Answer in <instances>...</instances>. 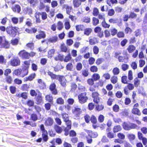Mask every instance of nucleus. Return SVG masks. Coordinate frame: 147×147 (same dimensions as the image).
Masks as SVG:
<instances>
[{
	"instance_id": "obj_64",
	"label": "nucleus",
	"mask_w": 147,
	"mask_h": 147,
	"mask_svg": "<svg viewBox=\"0 0 147 147\" xmlns=\"http://www.w3.org/2000/svg\"><path fill=\"white\" fill-rule=\"evenodd\" d=\"M90 119L92 123L95 124L96 123L97 119L95 116H92L91 117Z\"/></svg>"
},
{
	"instance_id": "obj_52",
	"label": "nucleus",
	"mask_w": 147,
	"mask_h": 147,
	"mask_svg": "<svg viewBox=\"0 0 147 147\" xmlns=\"http://www.w3.org/2000/svg\"><path fill=\"white\" fill-rule=\"evenodd\" d=\"M76 28L77 30H82L84 29V26L83 25H79L76 26Z\"/></svg>"
},
{
	"instance_id": "obj_35",
	"label": "nucleus",
	"mask_w": 147,
	"mask_h": 147,
	"mask_svg": "<svg viewBox=\"0 0 147 147\" xmlns=\"http://www.w3.org/2000/svg\"><path fill=\"white\" fill-rule=\"evenodd\" d=\"M56 102L57 104L63 105L64 103V100L61 98H59L57 99Z\"/></svg>"
},
{
	"instance_id": "obj_9",
	"label": "nucleus",
	"mask_w": 147,
	"mask_h": 147,
	"mask_svg": "<svg viewBox=\"0 0 147 147\" xmlns=\"http://www.w3.org/2000/svg\"><path fill=\"white\" fill-rule=\"evenodd\" d=\"M49 88L52 94H57V92L56 89V85L54 83H53L50 85Z\"/></svg>"
},
{
	"instance_id": "obj_40",
	"label": "nucleus",
	"mask_w": 147,
	"mask_h": 147,
	"mask_svg": "<svg viewBox=\"0 0 147 147\" xmlns=\"http://www.w3.org/2000/svg\"><path fill=\"white\" fill-rule=\"evenodd\" d=\"M111 34L113 36H114L116 34L117 32V30L114 28H111L110 29Z\"/></svg>"
},
{
	"instance_id": "obj_55",
	"label": "nucleus",
	"mask_w": 147,
	"mask_h": 147,
	"mask_svg": "<svg viewBox=\"0 0 147 147\" xmlns=\"http://www.w3.org/2000/svg\"><path fill=\"white\" fill-rule=\"evenodd\" d=\"M32 120L34 121H35L37 120L38 117L37 115L35 114H32L31 115V117Z\"/></svg>"
},
{
	"instance_id": "obj_46",
	"label": "nucleus",
	"mask_w": 147,
	"mask_h": 147,
	"mask_svg": "<svg viewBox=\"0 0 147 147\" xmlns=\"http://www.w3.org/2000/svg\"><path fill=\"white\" fill-rule=\"evenodd\" d=\"M134 80V84L135 85V86L136 87H137L138 86V85L140 84V80L138 79V78H136Z\"/></svg>"
},
{
	"instance_id": "obj_31",
	"label": "nucleus",
	"mask_w": 147,
	"mask_h": 147,
	"mask_svg": "<svg viewBox=\"0 0 147 147\" xmlns=\"http://www.w3.org/2000/svg\"><path fill=\"white\" fill-rule=\"evenodd\" d=\"M131 129H138L140 127L135 123H130Z\"/></svg>"
},
{
	"instance_id": "obj_61",
	"label": "nucleus",
	"mask_w": 147,
	"mask_h": 147,
	"mask_svg": "<svg viewBox=\"0 0 147 147\" xmlns=\"http://www.w3.org/2000/svg\"><path fill=\"white\" fill-rule=\"evenodd\" d=\"M99 13L98 9L96 8H94L93 11V15L95 16H97Z\"/></svg>"
},
{
	"instance_id": "obj_20",
	"label": "nucleus",
	"mask_w": 147,
	"mask_h": 147,
	"mask_svg": "<svg viewBox=\"0 0 147 147\" xmlns=\"http://www.w3.org/2000/svg\"><path fill=\"white\" fill-rule=\"evenodd\" d=\"M135 49V47L133 45H129L127 49V50L129 53H132Z\"/></svg>"
},
{
	"instance_id": "obj_32",
	"label": "nucleus",
	"mask_w": 147,
	"mask_h": 147,
	"mask_svg": "<svg viewBox=\"0 0 147 147\" xmlns=\"http://www.w3.org/2000/svg\"><path fill=\"white\" fill-rule=\"evenodd\" d=\"M67 127L64 129L65 131H68L71 128V121H68L67 123H66Z\"/></svg>"
},
{
	"instance_id": "obj_11",
	"label": "nucleus",
	"mask_w": 147,
	"mask_h": 147,
	"mask_svg": "<svg viewBox=\"0 0 147 147\" xmlns=\"http://www.w3.org/2000/svg\"><path fill=\"white\" fill-rule=\"evenodd\" d=\"M53 122V119L50 117H48L45 120V125L46 126H51Z\"/></svg>"
},
{
	"instance_id": "obj_27",
	"label": "nucleus",
	"mask_w": 147,
	"mask_h": 147,
	"mask_svg": "<svg viewBox=\"0 0 147 147\" xmlns=\"http://www.w3.org/2000/svg\"><path fill=\"white\" fill-rule=\"evenodd\" d=\"M98 42L97 39L95 37L91 38L89 40L90 44L91 45H94Z\"/></svg>"
},
{
	"instance_id": "obj_6",
	"label": "nucleus",
	"mask_w": 147,
	"mask_h": 147,
	"mask_svg": "<svg viewBox=\"0 0 147 147\" xmlns=\"http://www.w3.org/2000/svg\"><path fill=\"white\" fill-rule=\"evenodd\" d=\"M72 111L73 114L76 117H79L82 112V110L78 106L74 107Z\"/></svg>"
},
{
	"instance_id": "obj_7",
	"label": "nucleus",
	"mask_w": 147,
	"mask_h": 147,
	"mask_svg": "<svg viewBox=\"0 0 147 147\" xmlns=\"http://www.w3.org/2000/svg\"><path fill=\"white\" fill-rule=\"evenodd\" d=\"M19 55L23 58L27 59L30 57L29 53L26 52L24 50L21 51L19 53Z\"/></svg>"
},
{
	"instance_id": "obj_23",
	"label": "nucleus",
	"mask_w": 147,
	"mask_h": 147,
	"mask_svg": "<svg viewBox=\"0 0 147 147\" xmlns=\"http://www.w3.org/2000/svg\"><path fill=\"white\" fill-rule=\"evenodd\" d=\"M54 129L56 132L59 134L61 133L63 130L62 129L61 127L57 125L55 126Z\"/></svg>"
},
{
	"instance_id": "obj_42",
	"label": "nucleus",
	"mask_w": 147,
	"mask_h": 147,
	"mask_svg": "<svg viewBox=\"0 0 147 147\" xmlns=\"http://www.w3.org/2000/svg\"><path fill=\"white\" fill-rule=\"evenodd\" d=\"M46 100L48 101L51 102L52 101L53 98L49 95H47L45 96Z\"/></svg>"
},
{
	"instance_id": "obj_19",
	"label": "nucleus",
	"mask_w": 147,
	"mask_h": 147,
	"mask_svg": "<svg viewBox=\"0 0 147 147\" xmlns=\"http://www.w3.org/2000/svg\"><path fill=\"white\" fill-rule=\"evenodd\" d=\"M58 39V38L57 36H54L48 39V41L52 43H54L57 42Z\"/></svg>"
},
{
	"instance_id": "obj_17",
	"label": "nucleus",
	"mask_w": 147,
	"mask_h": 147,
	"mask_svg": "<svg viewBox=\"0 0 147 147\" xmlns=\"http://www.w3.org/2000/svg\"><path fill=\"white\" fill-rule=\"evenodd\" d=\"M62 115L64 121L66 122V123H67L68 121H70L69 120L68 115L66 113H62Z\"/></svg>"
},
{
	"instance_id": "obj_54",
	"label": "nucleus",
	"mask_w": 147,
	"mask_h": 147,
	"mask_svg": "<svg viewBox=\"0 0 147 147\" xmlns=\"http://www.w3.org/2000/svg\"><path fill=\"white\" fill-rule=\"evenodd\" d=\"M61 49L62 51L64 52H66L67 50V47L64 45H61Z\"/></svg>"
},
{
	"instance_id": "obj_24",
	"label": "nucleus",
	"mask_w": 147,
	"mask_h": 147,
	"mask_svg": "<svg viewBox=\"0 0 147 147\" xmlns=\"http://www.w3.org/2000/svg\"><path fill=\"white\" fill-rule=\"evenodd\" d=\"M127 137L130 142H132L136 138V136L134 134H128Z\"/></svg>"
},
{
	"instance_id": "obj_47",
	"label": "nucleus",
	"mask_w": 147,
	"mask_h": 147,
	"mask_svg": "<svg viewBox=\"0 0 147 147\" xmlns=\"http://www.w3.org/2000/svg\"><path fill=\"white\" fill-rule=\"evenodd\" d=\"M82 65L80 63H77L76 66V68L77 70L80 71L82 68Z\"/></svg>"
},
{
	"instance_id": "obj_34",
	"label": "nucleus",
	"mask_w": 147,
	"mask_h": 147,
	"mask_svg": "<svg viewBox=\"0 0 147 147\" xmlns=\"http://www.w3.org/2000/svg\"><path fill=\"white\" fill-rule=\"evenodd\" d=\"M71 59V57L70 54H68L66 56L65 59H64V61L65 62H67L70 61Z\"/></svg>"
},
{
	"instance_id": "obj_30",
	"label": "nucleus",
	"mask_w": 147,
	"mask_h": 147,
	"mask_svg": "<svg viewBox=\"0 0 147 147\" xmlns=\"http://www.w3.org/2000/svg\"><path fill=\"white\" fill-rule=\"evenodd\" d=\"M55 50L53 49H51L48 52V57H51L54 55Z\"/></svg>"
},
{
	"instance_id": "obj_21",
	"label": "nucleus",
	"mask_w": 147,
	"mask_h": 147,
	"mask_svg": "<svg viewBox=\"0 0 147 147\" xmlns=\"http://www.w3.org/2000/svg\"><path fill=\"white\" fill-rule=\"evenodd\" d=\"M132 113L134 114L138 115H141V113L139 109L138 108H133L132 110Z\"/></svg>"
},
{
	"instance_id": "obj_49",
	"label": "nucleus",
	"mask_w": 147,
	"mask_h": 147,
	"mask_svg": "<svg viewBox=\"0 0 147 147\" xmlns=\"http://www.w3.org/2000/svg\"><path fill=\"white\" fill-rule=\"evenodd\" d=\"M65 7H66L67 13L68 14H69L71 9L72 7L71 6H69L67 5H65Z\"/></svg>"
},
{
	"instance_id": "obj_16",
	"label": "nucleus",
	"mask_w": 147,
	"mask_h": 147,
	"mask_svg": "<svg viewBox=\"0 0 147 147\" xmlns=\"http://www.w3.org/2000/svg\"><path fill=\"white\" fill-rule=\"evenodd\" d=\"M88 134L89 136L92 138H96L98 136V134L97 132H93L91 131H88Z\"/></svg>"
},
{
	"instance_id": "obj_50",
	"label": "nucleus",
	"mask_w": 147,
	"mask_h": 147,
	"mask_svg": "<svg viewBox=\"0 0 147 147\" xmlns=\"http://www.w3.org/2000/svg\"><path fill=\"white\" fill-rule=\"evenodd\" d=\"M100 77L99 75L97 74H94L92 76L93 79L95 81H96L99 79Z\"/></svg>"
},
{
	"instance_id": "obj_58",
	"label": "nucleus",
	"mask_w": 147,
	"mask_h": 147,
	"mask_svg": "<svg viewBox=\"0 0 147 147\" xmlns=\"http://www.w3.org/2000/svg\"><path fill=\"white\" fill-rule=\"evenodd\" d=\"M78 88L81 91H84L86 90L85 87L80 84H79Z\"/></svg>"
},
{
	"instance_id": "obj_48",
	"label": "nucleus",
	"mask_w": 147,
	"mask_h": 147,
	"mask_svg": "<svg viewBox=\"0 0 147 147\" xmlns=\"http://www.w3.org/2000/svg\"><path fill=\"white\" fill-rule=\"evenodd\" d=\"M102 26L105 28H108L110 26V25L107 24L105 20L102 21Z\"/></svg>"
},
{
	"instance_id": "obj_43",
	"label": "nucleus",
	"mask_w": 147,
	"mask_h": 147,
	"mask_svg": "<svg viewBox=\"0 0 147 147\" xmlns=\"http://www.w3.org/2000/svg\"><path fill=\"white\" fill-rule=\"evenodd\" d=\"M113 72L114 75H117L119 73V69L117 67H115L113 69Z\"/></svg>"
},
{
	"instance_id": "obj_15",
	"label": "nucleus",
	"mask_w": 147,
	"mask_h": 147,
	"mask_svg": "<svg viewBox=\"0 0 147 147\" xmlns=\"http://www.w3.org/2000/svg\"><path fill=\"white\" fill-rule=\"evenodd\" d=\"M45 37V34L43 31H41L39 34L36 35V38L38 39L44 38Z\"/></svg>"
},
{
	"instance_id": "obj_53",
	"label": "nucleus",
	"mask_w": 147,
	"mask_h": 147,
	"mask_svg": "<svg viewBox=\"0 0 147 147\" xmlns=\"http://www.w3.org/2000/svg\"><path fill=\"white\" fill-rule=\"evenodd\" d=\"M117 78L115 76H113L111 79V82L113 84H115L117 81Z\"/></svg>"
},
{
	"instance_id": "obj_36",
	"label": "nucleus",
	"mask_w": 147,
	"mask_h": 147,
	"mask_svg": "<svg viewBox=\"0 0 147 147\" xmlns=\"http://www.w3.org/2000/svg\"><path fill=\"white\" fill-rule=\"evenodd\" d=\"M48 133L47 132L46 133H42V136L43 140L45 142H47L48 140V136H47Z\"/></svg>"
},
{
	"instance_id": "obj_12",
	"label": "nucleus",
	"mask_w": 147,
	"mask_h": 147,
	"mask_svg": "<svg viewBox=\"0 0 147 147\" xmlns=\"http://www.w3.org/2000/svg\"><path fill=\"white\" fill-rule=\"evenodd\" d=\"M123 128L126 130H129L131 129L130 123L124 122L123 125Z\"/></svg>"
},
{
	"instance_id": "obj_59",
	"label": "nucleus",
	"mask_w": 147,
	"mask_h": 147,
	"mask_svg": "<svg viewBox=\"0 0 147 147\" xmlns=\"http://www.w3.org/2000/svg\"><path fill=\"white\" fill-rule=\"evenodd\" d=\"M90 70L92 72H96L98 70V68L96 66H93L90 67Z\"/></svg>"
},
{
	"instance_id": "obj_57",
	"label": "nucleus",
	"mask_w": 147,
	"mask_h": 147,
	"mask_svg": "<svg viewBox=\"0 0 147 147\" xmlns=\"http://www.w3.org/2000/svg\"><path fill=\"white\" fill-rule=\"evenodd\" d=\"M28 1L31 5H34L38 2V0H28Z\"/></svg>"
},
{
	"instance_id": "obj_33",
	"label": "nucleus",
	"mask_w": 147,
	"mask_h": 147,
	"mask_svg": "<svg viewBox=\"0 0 147 147\" xmlns=\"http://www.w3.org/2000/svg\"><path fill=\"white\" fill-rule=\"evenodd\" d=\"M18 96L19 97H22L23 98L26 99L27 98V95L26 93L23 92L21 94H19Z\"/></svg>"
},
{
	"instance_id": "obj_10",
	"label": "nucleus",
	"mask_w": 147,
	"mask_h": 147,
	"mask_svg": "<svg viewBox=\"0 0 147 147\" xmlns=\"http://www.w3.org/2000/svg\"><path fill=\"white\" fill-rule=\"evenodd\" d=\"M36 103L37 104H41L43 103V100L41 93H39L36 98Z\"/></svg>"
},
{
	"instance_id": "obj_14",
	"label": "nucleus",
	"mask_w": 147,
	"mask_h": 147,
	"mask_svg": "<svg viewBox=\"0 0 147 147\" xmlns=\"http://www.w3.org/2000/svg\"><path fill=\"white\" fill-rule=\"evenodd\" d=\"M12 9L13 11L14 12L19 13L21 11L20 7L18 5H16L15 6H13Z\"/></svg>"
},
{
	"instance_id": "obj_26",
	"label": "nucleus",
	"mask_w": 147,
	"mask_h": 147,
	"mask_svg": "<svg viewBox=\"0 0 147 147\" xmlns=\"http://www.w3.org/2000/svg\"><path fill=\"white\" fill-rule=\"evenodd\" d=\"M121 127L119 125L115 126L113 129V131L114 133L117 132L121 131Z\"/></svg>"
},
{
	"instance_id": "obj_37",
	"label": "nucleus",
	"mask_w": 147,
	"mask_h": 147,
	"mask_svg": "<svg viewBox=\"0 0 147 147\" xmlns=\"http://www.w3.org/2000/svg\"><path fill=\"white\" fill-rule=\"evenodd\" d=\"M92 30L90 28H87L85 30L84 34H85L88 36L91 33Z\"/></svg>"
},
{
	"instance_id": "obj_22",
	"label": "nucleus",
	"mask_w": 147,
	"mask_h": 147,
	"mask_svg": "<svg viewBox=\"0 0 147 147\" xmlns=\"http://www.w3.org/2000/svg\"><path fill=\"white\" fill-rule=\"evenodd\" d=\"M22 72V69H18L15 70L13 72V75H15L17 76H19L21 77V72Z\"/></svg>"
},
{
	"instance_id": "obj_1",
	"label": "nucleus",
	"mask_w": 147,
	"mask_h": 147,
	"mask_svg": "<svg viewBox=\"0 0 147 147\" xmlns=\"http://www.w3.org/2000/svg\"><path fill=\"white\" fill-rule=\"evenodd\" d=\"M48 74L51 76L52 79L58 80L63 86H66V80L63 76L56 75L50 71L48 72Z\"/></svg>"
},
{
	"instance_id": "obj_13",
	"label": "nucleus",
	"mask_w": 147,
	"mask_h": 147,
	"mask_svg": "<svg viewBox=\"0 0 147 147\" xmlns=\"http://www.w3.org/2000/svg\"><path fill=\"white\" fill-rule=\"evenodd\" d=\"M73 4L74 7L78 8L80 6L81 3L80 0H73Z\"/></svg>"
},
{
	"instance_id": "obj_45",
	"label": "nucleus",
	"mask_w": 147,
	"mask_h": 147,
	"mask_svg": "<svg viewBox=\"0 0 147 147\" xmlns=\"http://www.w3.org/2000/svg\"><path fill=\"white\" fill-rule=\"evenodd\" d=\"M99 48L96 46H95L93 48V51L94 53L96 55L99 52Z\"/></svg>"
},
{
	"instance_id": "obj_28",
	"label": "nucleus",
	"mask_w": 147,
	"mask_h": 147,
	"mask_svg": "<svg viewBox=\"0 0 147 147\" xmlns=\"http://www.w3.org/2000/svg\"><path fill=\"white\" fill-rule=\"evenodd\" d=\"M66 69L68 71H72L73 68V66L72 63H69L66 66Z\"/></svg>"
},
{
	"instance_id": "obj_18",
	"label": "nucleus",
	"mask_w": 147,
	"mask_h": 147,
	"mask_svg": "<svg viewBox=\"0 0 147 147\" xmlns=\"http://www.w3.org/2000/svg\"><path fill=\"white\" fill-rule=\"evenodd\" d=\"M28 73V69H26L25 68H23L22 70V69L21 77H24Z\"/></svg>"
},
{
	"instance_id": "obj_60",
	"label": "nucleus",
	"mask_w": 147,
	"mask_h": 147,
	"mask_svg": "<svg viewBox=\"0 0 147 147\" xmlns=\"http://www.w3.org/2000/svg\"><path fill=\"white\" fill-rule=\"evenodd\" d=\"M11 72V70L10 69H7L5 71L4 75L5 76H8L9 74H10Z\"/></svg>"
},
{
	"instance_id": "obj_38",
	"label": "nucleus",
	"mask_w": 147,
	"mask_h": 147,
	"mask_svg": "<svg viewBox=\"0 0 147 147\" xmlns=\"http://www.w3.org/2000/svg\"><path fill=\"white\" fill-rule=\"evenodd\" d=\"M57 29L59 30H61L63 28V25L62 23L60 22H59L57 24Z\"/></svg>"
},
{
	"instance_id": "obj_39",
	"label": "nucleus",
	"mask_w": 147,
	"mask_h": 147,
	"mask_svg": "<svg viewBox=\"0 0 147 147\" xmlns=\"http://www.w3.org/2000/svg\"><path fill=\"white\" fill-rule=\"evenodd\" d=\"M5 80L7 82L8 84H11L12 81L11 77L9 76H7Z\"/></svg>"
},
{
	"instance_id": "obj_56",
	"label": "nucleus",
	"mask_w": 147,
	"mask_h": 147,
	"mask_svg": "<svg viewBox=\"0 0 147 147\" xmlns=\"http://www.w3.org/2000/svg\"><path fill=\"white\" fill-rule=\"evenodd\" d=\"M65 28L67 30L69 29L70 28V25L69 22L68 21L66 22L65 23Z\"/></svg>"
},
{
	"instance_id": "obj_3",
	"label": "nucleus",
	"mask_w": 147,
	"mask_h": 147,
	"mask_svg": "<svg viewBox=\"0 0 147 147\" xmlns=\"http://www.w3.org/2000/svg\"><path fill=\"white\" fill-rule=\"evenodd\" d=\"M78 99L79 102L81 104L86 102L88 99L86 93L84 92L80 94L78 96Z\"/></svg>"
},
{
	"instance_id": "obj_4",
	"label": "nucleus",
	"mask_w": 147,
	"mask_h": 147,
	"mask_svg": "<svg viewBox=\"0 0 147 147\" xmlns=\"http://www.w3.org/2000/svg\"><path fill=\"white\" fill-rule=\"evenodd\" d=\"M0 45L6 49L8 48L9 47L8 42L6 40L4 36H0Z\"/></svg>"
},
{
	"instance_id": "obj_5",
	"label": "nucleus",
	"mask_w": 147,
	"mask_h": 147,
	"mask_svg": "<svg viewBox=\"0 0 147 147\" xmlns=\"http://www.w3.org/2000/svg\"><path fill=\"white\" fill-rule=\"evenodd\" d=\"M10 65L13 66H16L20 65V60L18 57L13 58L10 61Z\"/></svg>"
},
{
	"instance_id": "obj_51",
	"label": "nucleus",
	"mask_w": 147,
	"mask_h": 147,
	"mask_svg": "<svg viewBox=\"0 0 147 147\" xmlns=\"http://www.w3.org/2000/svg\"><path fill=\"white\" fill-rule=\"evenodd\" d=\"M83 21L86 23H88L90 21V18L88 17H84L82 18Z\"/></svg>"
},
{
	"instance_id": "obj_44",
	"label": "nucleus",
	"mask_w": 147,
	"mask_h": 147,
	"mask_svg": "<svg viewBox=\"0 0 147 147\" xmlns=\"http://www.w3.org/2000/svg\"><path fill=\"white\" fill-rule=\"evenodd\" d=\"M27 105L29 107H33L34 104V102L33 100H29L27 102Z\"/></svg>"
},
{
	"instance_id": "obj_62",
	"label": "nucleus",
	"mask_w": 147,
	"mask_h": 147,
	"mask_svg": "<svg viewBox=\"0 0 147 147\" xmlns=\"http://www.w3.org/2000/svg\"><path fill=\"white\" fill-rule=\"evenodd\" d=\"M103 60L104 59L102 58H98L96 60V63L97 65H99L102 63Z\"/></svg>"
},
{
	"instance_id": "obj_2",
	"label": "nucleus",
	"mask_w": 147,
	"mask_h": 147,
	"mask_svg": "<svg viewBox=\"0 0 147 147\" xmlns=\"http://www.w3.org/2000/svg\"><path fill=\"white\" fill-rule=\"evenodd\" d=\"M18 29L16 27H8L6 28V31L8 34L14 37L16 34Z\"/></svg>"
},
{
	"instance_id": "obj_8",
	"label": "nucleus",
	"mask_w": 147,
	"mask_h": 147,
	"mask_svg": "<svg viewBox=\"0 0 147 147\" xmlns=\"http://www.w3.org/2000/svg\"><path fill=\"white\" fill-rule=\"evenodd\" d=\"M99 94L97 92H94L92 93V97L94 98V101L97 103H98L100 101V98L98 97Z\"/></svg>"
},
{
	"instance_id": "obj_41",
	"label": "nucleus",
	"mask_w": 147,
	"mask_h": 147,
	"mask_svg": "<svg viewBox=\"0 0 147 147\" xmlns=\"http://www.w3.org/2000/svg\"><path fill=\"white\" fill-rule=\"evenodd\" d=\"M92 22L94 25L96 26L99 23V20L95 17H93L92 18Z\"/></svg>"
},
{
	"instance_id": "obj_63",
	"label": "nucleus",
	"mask_w": 147,
	"mask_h": 147,
	"mask_svg": "<svg viewBox=\"0 0 147 147\" xmlns=\"http://www.w3.org/2000/svg\"><path fill=\"white\" fill-rule=\"evenodd\" d=\"M82 75L85 77H87L88 75V71L87 69L83 70L82 71Z\"/></svg>"
},
{
	"instance_id": "obj_29",
	"label": "nucleus",
	"mask_w": 147,
	"mask_h": 147,
	"mask_svg": "<svg viewBox=\"0 0 147 147\" xmlns=\"http://www.w3.org/2000/svg\"><path fill=\"white\" fill-rule=\"evenodd\" d=\"M35 74H31L28 77H26V81H31L35 78Z\"/></svg>"
},
{
	"instance_id": "obj_25",
	"label": "nucleus",
	"mask_w": 147,
	"mask_h": 147,
	"mask_svg": "<svg viewBox=\"0 0 147 147\" xmlns=\"http://www.w3.org/2000/svg\"><path fill=\"white\" fill-rule=\"evenodd\" d=\"M24 12L25 13H28L30 15L32 13V9L30 7H26L24 9Z\"/></svg>"
}]
</instances>
